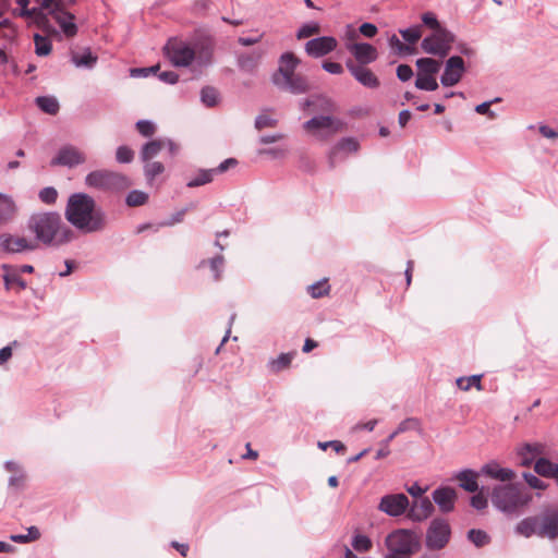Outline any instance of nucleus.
Instances as JSON below:
<instances>
[{
	"label": "nucleus",
	"mask_w": 558,
	"mask_h": 558,
	"mask_svg": "<svg viewBox=\"0 0 558 558\" xmlns=\"http://www.w3.org/2000/svg\"><path fill=\"white\" fill-rule=\"evenodd\" d=\"M65 219L83 233L101 232L108 227V216L86 193H73L65 206Z\"/></svg>",
	"instance_id": "f257e3e1"
},
{
	"label": "nucleus",
	"mask_w": 558,
	"mask_h": 558,
	"mask_svg": "<svg viewBox=\"0 0 558 558\" xmlns=\"http://www.w3.org/2000/svg\"><path fill=\"white\" fill-rule=\"evenodd\" d=\"M27 229L35 239L49 247H60L75 239V232L66 226L57 211L33 214L27 221Z\"/></svg>",
	"instance_id": "f03ea898"
},
{
	"label": "nucleus",
	"mask_w": 558,
	"mask_h": 558,
	"mask_svg": "<svg viewBox=\"0 0 558 558\" xmlns=\"http://www.w3.org/2000/svg\"><path fill=\"white\" fill-rule=\"evenodd\" d=\"M163 52L174 66H187L194 60L198 65L206 66L210 63L213 56V50L208 46L194 49L187 43L178 39H169L163 47Z\"/></svg>",
	"instance_id": "7ed1b4c3"
},
{
	"label": "nucleus",
	"mask_w": 558,
	"mask_h": 558,
	"mask_svg": "<svg viewBox=\"0 0 558 558\" xmlns=\"http://www.w3.org/2000/svg\"><path fill=\"white\" fill-rule=\"evenodd\" d=\"M490 500L493 506L507 514H512L529 505L532 495L521 484H504L494 487Z\"/></svg>",
	"instance_id": "20e7f679"
},
{
	"label": "nucleus",
	"mask_w": 558,
	"mask_h": 558,
	"mask_svg": "<svg viewBox=\"0 0 558 558\" xmlns=\"http://www.w3.org/2000/svg\"><path fill=\"white\" fill-rule=\"evenodd\" d=\"M85 184L102 191H120L128 189L131 182L124 174L101 169L89 172L85 177Z\"/></svg>",
	"instance_id": "39448f33"
},
{
	"label": "nucleus",
	"mask_w": 558,
	"mask_h": 558,
	"mask_svg": "<svg viewBox=\"0 0 558 558\" xmlns=\"http://www.w3.org/2000/svg\"><path fill=\"white\" fill-rule=\"evenodd\" d=\"M456 35L446 27H440L421 41L422 50L432 56L445 58L449 54Z\"/></svg>",
	"instance_id": "423d86ee"
},
{
	"label": "nucleus",
	"mask_w": 558,
	"mask_h": 558,
	"mask_svg": "<svg viewBox=\"0 0 558 558\" xmlns=\"http://www.w3.org/2000/svg\"><path fill=\"white\" fill-rule=\"evenodd\" d=\"M385 544L388 550L396 554H405L412 556L420 547V541L416 534L409 530H397L387 535Z\"/></svg>",
	"instance_id": "0eeeda50"
},
{
	"label": "nucleus",
	"mask_w": 558,
	"mask_h": 558,
	"mask_svg": "<svg viewBox=\"0 0 558 558\" xmlns=\"http://www.w3.org/2000/svg\"><path fill=\"white\" fill-rule=\"evenodd\" d=\"M450 538V526L445 519H434L426 532V547L433 550L444 548Z\"/></svg>",
	"instance_id": "6e6552de"
},
{
	"label": "nucleus",
	"mask_w": 558,
	"mask_h": 558,
	"mask_svg": "<svg viewBox=\"0 0 558 558\" xmlns=\"http://www.w3.org/2000/svg\"><path fill=\"white\" fill-rule=\"evenodd\" d=\"M303 128L313 133L324 131L325 134H322V137H328L342 131L344 123L340 119L331 116H316L304 122Z\"/></svg>",
	"instance_id": "1a4fd4ad"
},
{
	"label": "nucleus",
	"mask_w": 558,
	"mask_h": 558,
	"mask_svg": "<svg viewBox=\"0 0 558 558\" xmlns=\"http://www.w3.org/2000/svg\"><path fill=\"white\" fill-rule=\"evenodd\" d=\"M466 72L464 60L460 56H451L445 63L444 73L440 76V84L445 87L457 85Z\"/></svg>",
	"instance_id": "9d476101"
},
{
	"label": "nucleus",
	"mask_w": 558,
	"mask_h": 558,
	"mask_svg": "<svg viewBox=\"0 0 558 558\" xmlns=\"http://www.w3.org/2000/svg\"><path fill=\"white\" fill-rule=\"evenodd\" d=\"M49 14L53 16L66 37L71 38L77 34L75 15L63 8L61 0H57Z\"/></svg>",
	"instance_id": "9b49d317"
},
{
	"label": "nucleus",
	"mask_w": 558,
	"mask_h": 558,
	"mask_svg": "<svg viewBox=\"0 0 558 558\" xmlns=\"http://www.w3.org/2000/svg\"><path fill=\"white\" fill-rule=\"evenodd\" d=\"M408 507L409 498L402 493L385 495L378 505V509L390 517L403 514Z\"/></svg>",
	"instance_id": "f8f14e48"
},
{
	"label": "nucleus",
	"mask_w": 558,
	"mask_h": 558,
	"mask_svg": "<svg viewBox=\"0 0 558 558\" xmlns=\"http://www.w3.org/2000/svg\"><path fill=\"white\" fill-rule=\"evenodd\" d=\"M274 85L281 92H287L293 95H301L310 92L311 84L307 77L303 74L295 73L274 83Z\"/></svg>",
	"instance_id": "ddd939ff"
},
{
	"label": "nucleus",
	"mask_w": 558,
	"mask_h": 558,
	"mask_svg": "<svg viewBox=\"0 0 558 558\" xmlns=\"http://www.w3.org/2000/svg\"><path fill=\"white\" fill-rule=\"evenodd\" d=\"M537 515L539 537L556 539L558 537V509L546 508Z\"/></svg>",
	"instance_id": "4468645a"
},
{
	"label": "nucleus",
	"mask_w": 558,
	"mask_h": 558,
	"mask_svg": "<svg viewBox=\"0 0 558 558\" xmlns=\"http://www.w3.org/2000/svg\"><path fill=\"white\" fill-rule=\"evenodd\" d=\"M338 46V41L332 36H320L310 39L305 44V52L312 58H322L332 52Z\"/></svg>",
	"instance_id": "2eb2a0df"
},
{
	"label": "nucleus",
	"mask_w": 558,
	"mask_h": 558,
	"mask_svg": "<svg viewBox=\"0 0 558 558\" xmlns=\"http://www.w3.org/2000/svg\"><path fill=\"white\" fill-rule=\"evenodd\" d=\"M35 248L36 244L28 241L24 236H14L10 233L0 234V252L15 254L26 251H34Z\"/></svg>",
	"instance_id": "dca6fc26"
},
{
	"label": "nucleus",
	"mask_w": 558,
	"mask_h": 558,
	"mask_svg": "<svg viewBox=\"0 0 558 558\" xmlns=\"http://www.w3.org/2000/svg\"><path fill=\"white\" fill-rule=\"evenodd\" d=\"M345 66L352 76L367 88H377L379 86L378 77L367 68L355 64L352 60L345 62Z\"/></svg>",
	"instance_id": "f3484780"
},
{
	"label": "nucleus",
	"mask_w": 558,
	"mask_h": 558,
	"mask_svg": "<svg viewBox=\"0 0 558 558\" xmlns=\"http://www.w3.org/2000/svg\"><path fill=\"white\" fill-rule=\"evenodd\" d=\"M301 60L293 52H284L279 58V68L271 75V83H276L277 80L280 81L284 78V76H289L295 74L296 68L300 65Z\"/></svg>",
	"instance_id": "a211bd4d"
},
{
	"label": "nucleus",
	"mask_w": 558,
	"mask_h": 558,
	"mask_svg": "<svg viewBox=\"0 0 558 558\" xmlns=\"http://www.w3.org/2000/svg\"><path fill=\"white\" fill-rule=\"evenodd\" d=\"M85 161V157L73 146L62 147L57 156L51 159V166L75 167Z\"/></svg>",
	"instance_id": "6ab92c4d"
},
{
	"label": "nucleus",
	"mask_w": 558,
	"mask_h": 558,
	"mask_svg": "<svg viewBox=\"0 0 558 558\" xmlns=\"http://www.w3.org/2000/svg\"><path fill=\"white\" fill-rule=\"evenodd\" d=\"M265 54L266 49L262 47L255 48L250 52L240 53L236 58L238 66L243 72L253 73L262 62Z\"/></svg>",
	"instance_id": "aec40b11"
},
{
	"label": "nucleus",
	"mask_w": 558,
	"mask_h": 558,
	"mask_svg": "<svg viewBox=\"0 0 558 558\" xmlns=\"http://www.w3.org/2000/svg\"><path fill=\"white\" fill-rule=\"evenodd\" d=\"M433 500L441 512L448 513L454 509L457 493L452 487H439L433 492Z\"/></svg>",
	"instance_id": "412c9836"
},
{
	"label": "nucleus",
	"mask_w": 558,
	"mask_h": 558,
	"mask_svg": "<svg viewBox=\"0 0 558 558\" xmlns=\"http://www.w3.org/2000/svg\"><path fill=\"white\" fill-rule=\"evenodd\" d=\"M480 472L481 475L500 482L512 481L515 476V473L512 469L501 468L497 461H489L488 463L484 464Z\"/></svg>",
	"instance_id": "4be33fe9"
},
{
	"label": "nucleus",
	"mask_w": 558,
	"mask_h": 558,
	"mask_svg": "<svg viewBox=\"0 0 558 558\" xmlns=\"http://www.w3.org/2000/svg\"><path fill=\"white\" fill-rule=\"evenodd\" d=\"M349 50L359 62L357 65L362 66L374 62L378 57L376 48L368 43L353 44L349 47Z\"/></svg>",
	"instance_id": "5701e85b"
},
{
	"label": "nucleus",
	"mask_w": 558,
	"mask_h": 558,
	"mask_svg": "<svg viewBox=\"0 0 558 558\" xmlns=\"http://www.w3.org/2000/svg\"><path fill=\"white\" fill-rule=\"evenodd\" d=\"M478 476H481L480 471L463 469L456 473L453 478L459 482V486L465 492L476 493L480 490V485L477 482Z\"/></svg>",
	"instance_id": "b1692460"
},
{
	"label": "nucleus",
	"mask_w": 558,
	"mask_h": 558,
	"mask_svg": "<svg viewBox=\"0 0 558 558\" xmlns=\"http://www.w3.org/2000/svg\"><path fill=\"white\" fill-rule=\"evenodd\" d=\"M3 271L2 278L4 282V289L11 290L14 286L17 287L19 291L27 288L26 281L21 277V274L15 269V265L3 264L1 265Z\"/></svg>",
	"instance_id": "393cba45"
},
{
	"label": "nucleus",
	"mask_w": 558,
	"mask_h": 558,
	"mask_svg": "<svg viewBox=\"0 0 558 558\" xmlns=\"http://www.w3.org/2000/svg\"><path fill=\"white\" fill-rule=\"evenodd\" d=\"M433 502L427 497H423L413 502L409 510V517L413 521H423L427 519L433 513Z\"/></svg>",
	"instance_id": "a878e982"
},
{
	"label": "nucleus",
	"mask_w": 558,
	"mask_h": 558,
	"mask_svg": "<svg viewBox=\"0 0 558 558\" xmlns=\"http://www.w3.org/2000/svg\"><path fill=\"white\" fill-rule=\"evenodd\" d=\"M534 472L542 477L555 480L558 486V463L545 457H539L534 464Z\"/></svg>",
	"instance_id": "bb28decb"
},
{
	"label": "nucleus",
	"mask_w": 558,
	"mask_h": 558,
	"mask_svg": "<svg viewBox=\"0 0 558 558\" xmlns=\"http://www.w3.org/2000/svg\"><path fill=\"white\" fill-rule=\"evenodd\" d=\"M538 515L526 517L515 525V533L526 538L537 535L539 536Z\"/></svg>",
	"instance_id": "cd10ccee"
},
{
	"label": "nucleus",
	"mask_w": 558,
	"mask_h": 558,
	"mask_svg": "<svg viewBox=\"0 0 558 558\" xmlns=\"http://www.w3.org/2000/svg\"><path fill=\"white\" fill-rule=\"evenodd\" d=\"M163 148L165 143L162 138L151 140L142 146V149L140 151V159L143 162L150 161L155 157H157Z\"/></svg>",
	"instance_id": "c85d7f7f"
},
{
	"label": "nucleus",
	"mask_w": 558,
	"mask_h": 558,
	"mask_svg": "<svg viewBox=\"0 0 558 558\" xmlns=\"http://www.w3.org/2000/svg\"><path fill=\"white\" fill-rule=\"evenodd\" d=\"M415 64L417 68L416 75L436 76L441 68V62L439 60L428 57L417 59Z\"/></svg>",
	"instance_id": "c756f323"
},
{
	"label": "nucleus",
	"mask_w": 558,
	"mask_h": 558,
	"mask_svg": "<svg viewBox=\"0 0 558 558\" xmlns=\"http://www.w3.org/2000/svg\"><path fill=\"white\" fill-rule=\"evenodd\" d=\"M16 213V205L9 195L0 193V223L10 221Z\"/></svg>",
	"instance_id": "7c9ffc66"
},
{
	"label": "nucleus",
	"mask_w": 558,
	"mask_h": 558,
	"mask_svg": "<svg viewBox=\"0 0 558 558\" xmlns=\"http://www.w3.org/2000/svg\"><path fill=\"white\" fill-rule=\"evenodd\" d=\"M359 149V143L353 137L341 138L337 145L331 149L329 155L330 166L333 167V158L338 151L355 153Z\"/></svg>",
	"instance_id": "2f4dec72"
},
{
	"label": "nucleus",
	"mask_w": 558,
	"mask_h": 558,
	"mask_svg": "<svg viewBox=\"0 0 558 558\" xmlns=\"http://www.w3.org/2000/svg\"><path fill=\"white\" fill-rule=\"evenodd\" d=\"M35 104L43 112L50 116H56L60 110L59 101L53 96H38Z\"/></svg>",
	"instance_id": "473e14b6"
},
{
	"label": "nucleus",
	"mask_w": 558,
	"mask_h": 558,
	"mask_svg": "<svg viewBox=\"0 0 558 558\" xmlns=\"http://www.w3.org/2000/svg\"><path fill=\"white\" fill-rule=\"evenodd\" d=\"M294 355V352L281 353L278 357L271 359L267 366L271 373H280L281 371L290 367Z\"/></svg>",
	"instance_id": "72a5a7b5"
},
{
	"label": "nucleus",
	"mask_w": 558,
	"mask_h": 558,
	"mask_svg": "<svg viewBox=\"0 0 558 558\" xmlns=\"http://www.w3.org/2000/svg\"><path fill=\"white\" fill-rule=\"evenodd\" d=\"M97 60V56H95L90 49H85L81 54H74L72 57V61L77 68L93 69Z\"/></svg>",
	"instance_id": "f704fd0d"
},
{
	"label": "nucleus",
	"mask_w": 558,
	"mask_h": 558,
	"mask_svg": "<svg viewBox=\"0 0 558 558\" xmlns=\"http://www.w3.org/2000/svg\"><path fill=\"white\" fill-rule=\"evenodd\" d=\"M34 43H35V53L38 57H46L52 50L51 41L47 37L41 36L38 33H36L34 35Z\"/></svg>",
	"instance_id": "c9c22d12"
},
{
	"label": "nucleus",
	"mask_w": 558,
	"mask_h": 558,
	"mask_svg": "<svg viewBox=\"0 0 558 558\" xmlns=\"http://www.w3.org/2000/svg\"><path fill=\"white\" fill-rule=\"evenodd\" d=\"M214 177L215 175H214V172L211 171V169H201V170H198V172L195 175V178L190 180L186 183V185L189 187L202 186V185H205L207 183H210L214 180Z\"/></svg>",
	"instance_id": "e433bc0d"
},
{
	"label": "nucleus",
	"mask_w": 558,
	"mask_h": 558,
	"mask_svg": "<svg viewBox=\"0 0 558 558\" xmlns=\"http://www.w3.org/2000/svg\"><path fill=\"white\" fill-rule=\"evenodd\" d=\"M201 100L206 107H215L219 101V92L213 86H205L201 90Z\"/></svg>",
	"instance_id": "4c0bfd02"
},
{
	"label": "nucleus",
	"mask_w": 558,
	"mask_h": 558,
	"mask_svg": "<svg viewBox=\"0 0 558 558\" xmlns=\"http://www.w3.org/2000/svg\"><path fill=\"white\" fill-rule=\"evenodd\" d=\"M144 163V175L148 183H151L157 175L165 171V166L159 161L150 160Z\"/></svg>",
	"instance_id": "58836bf2"
},
{
	"label": "nucleus",
	"mask_w": 558,
	"mask_h": 558,
	"mask_svg": "<svg viewBox=\"0 0 558 558\" xmlns=\"http://www.w3.org/2000/svg\"><path fill=\"white\" fill-rule=\"evenodd\" d=\"M436 76L416 75L415 87L421 90L434 92L438 88Z\"/></svg>",
	"instance_id": "ea45409f"
},
{
	"label": "nucleus",
	"mask_w": 558,
	"mask_h": 558,
	"mask_svg": "<svg viewBox=\"0 0 558 558\" xmlns=\"http://www.w3.org/2000/svg\"><path fill=\"white\" fill-rule=\"evenodd\" d=\"M468 539L480 548L489 544L490 536L483 530L471 529L468 532Z\"/></svg>",
	"instance_id": "a19ab883"
},
{
	"label": "nucleus",
	"mask_w": 558,
	"mask_h": 558,
	"mask_svg": "<svg viewBox=\"0 0 558 558\" xmlns=\"http://www.w3.org/2000/svg\"><path fill=\"white\" fill-rule=\"evenodd\" d=\"M148 201V194L140 190H132L125 197V203L130 207H137L146 204Z\"/></svg>",
	"instance_id": "79ce46f5"
},
{
	"label": "nucleus",
	"mask_w": 558,
	"mask_h": 558,
	"mask_svg": "<svg viewBox=\"0 0 558 558\" xmlns=\"http://www.w3.org/2000/svg\"><path fill=\"white\" fill-rule=\"evenodd\" d=\"M482 375H472L470 377H460L456 380L459 389L468 391L471 387H475L477 390L482 389L481 383Z\"/></svg>",
	"instance_id": "37998d69"
},
{
	"label": "nucleus",
	"mask_w": 558,
	"mask_h": 558,
	"mask_svg": "<svg viewBox=\"0 0 558 558\" xmlns=\"http://www.w3.org/2000/svg\"><path fill=\"white\" fill-rule=\"evenodd\" d=\"M402 38L410 45H414L418 41L422 36V31L420 25H414L399 31Z\"/></svg>",
	"instance_id": "c03bdc74"
},
{
	"label": "nucleus",
	"mask_w": 558,
	"mask_h": 558,
	"mask_svg": "<svg viewBox=\"0 0 558 558\" xmlns=\"http://www.w3.org/2000/svg\"><path fill=\"white\" fill-rule=\"evenodd\" d=\"M352 547L360 553H366L372 548V541L368 536L363 534H356L352 538Z\"/></svg>",
	"instance_id": "a18cd8bd"
},
{
	"label": "nucleus",
	"mask_w": 558,
	"mask_h": 558,
	"mask_svg": "<svg viewBox=\"0 0 558 558\" xmlns=\"http://www.w3.org/2000/svg\"><path fill=\"white\" fill-rule=\"evenodd\" d=\"M320 32V26L316 22L303 24L296 32V38L303 39L316 35Z\"/></svg>",
	"instance_id": "49530a36"
},
{
	"label": "nucleus",
	"mask_w": 558,
	"mask_h": 558,
	"mask_svg": "<svg viewBox=\"0 0 558 558\" xmlns=\"http://www.w3.org/2000/svg\"><path fill=\"white\" fill-rule=\"evenodd\" d=\"M538 474H533L530 472L523 473V478L525 483L529 485L530 488L537 489V490H545L548 488V483L542 481L538 476Z\"/></svg>",
	"instance_id": "de8ad7c7"
},
{
	"label": "nucleus",
	"mask_w": 558,
	"mask_h": 558,
	"mask_svg": "<svg viewBox=\"0 0 558 558\" xmlns=\"http://www.w3.org/2000/svg\"><path fill=\"white\" fill-rule=\"evenodd\" d=\"M136 130L144 137H150L156 132V125L149 120H138L136 122Z\"/></svg>",
	"instance_id": "09e8293b"
},
{
	"label": "nucleus",
	"mask_w": 558,
	"mask_h": 558,
	"mask_svg": "<svg viewBox=\"0 0 558 558\" xmlns=\"http://www.w3.org/2000/svg\"><path fill=\"white\" fill-rule=\"evenodd\" d=\"M38 197L43 203L51 205L57 202L58 192L54 187L47 186L39 191Z\"/></svg>",
	"instance_id": "8fccbe9b"
},
{
	"label": "nucleus",
	"mask_w": 558,
	"mask_h": 558,
	"mask_svg": "<svg viewBox=\"0 0 558 558\" xmlns=\"http://www.w3.org/2000/svg\"><path fill=\"white\" fill-rule=\"evenodd\" d=\"M134 158V151L128 146H119L116 151V159L120 163H130Z\"/></svg>",
	"instance_id": "3c124183"
},
{
	"label": "nucleus",
	"mask_w": 558,
	"mask_h": 558,
	"mask_svg": "<svg viewBox=\"0 0 558 558\" xmlns=\"http://www.w3.org/2000/svg\"><path fill=\"white\" fill-rule=\"evenodd\" d=\"M389 44L400 54H412V53L415 52V49L413 47H411L410 45H405V44L401 43V40L396 35H392L390 37Z\"/></svg>",
	"instance_id": "603ef678"
},
{
	"label": "nucleus",
	"mask_w": 558,
	"mask_h": 558,
	"mask_svg": "<svg viewBox=\"0 0 558 558\" xmlns=\"http://www.w3.org/2000/svg\"><path fill=\"white\" fill-rule=\"evenodd\" d=\"M32 17L36 19L37 25L47 33L57 34L56 28H53L48 20V16L46 13L39 9V13L34 14Z\"/></svg>",
	"instance_id": "864d4df0"
},
{
	"label": "nucleus",
	"mask_w": 558,
	"mask_h": 558,
	"mask_svg": "<svg viewBox=\"0 0 558 558\" xmlns=\"http://www.w3.org/2000/svg\"><path fill=\"white\" fill-rule=\"evenodd\" d=\"M499 101H501V98H499V97H496V98H494L493 100H489V101H484V102H482V104H480V105H477L475 107V111L478 114H485V116H487L490 119H495L496 118V113L493 110H490V106L493 104H496V102H499Z\"/></svg>",
	"instance_id": "5fc2aeb1"
},
{
	"label": "nucleus",
	"mask_w": 558,
	"mask_h": 558,
	"mask_svg": "<svg viewBox=\"0 0 558 558\" xmlns=\"http://www.w3.org/2000/svg\"><path fill=\"white\" fill-rule=\"evenodd\" d=\"M211 271L214 272V278L216 281L220 280L221 271L225 263V258L222 255H217L208 260Z\"/></svg>",
	"instance_id": "6e6d98bb"
},
{
	"label": "nucleus",
	"mask_w": 558,
	"mask_h": 558,
	"mask_svg": "<svg viewBox=\"0 0 558 558\" xmlns=\"http://www.w3.org/2000/svg\"><path fill=\"white\" fill-rule=\"evenodd\" d=\"M420 427V421L415 417H408L399 423L398 427L396 428V432L398 434L405 433L410 429H416Z\"/></svg>",
	"instance_id": "4d7b16f0"
},
{
	"label": "nucleus",
	"mask_w": 558,
	"mask_h": 558,
	"mask_svg": "<svg viewBox=\"0 0 558 558\" xmlns=\"http://www.w3.org/2000/svg\"><path fill=\"white\" fill-rule=\"evenodd\" d=\"M422 22L425 26H427L428 28H430L432 31H436L440 27H442V25L439 23L437 16L435 13L433 12H425L422 14Z\"/></svg>",
	"instance_id": "13d9d810"
},
{
	"label": "nucleus",
	"mask_w": 558,
	"mask_h": 558,
	"mask_svg": "<svg viewBox=\"0 0 558 558\" xmlns=\"http://www.w3.org/2000/svg\"><path fill=\"white\" fill-rule=\"evenodd\" d=\"M470 504L474 509L481 511L487 508L488 500L483 492H476V494L471 497Z\"/></svg>",
	"instance_id": "bf43d9fd"
},
{
	"label": "nucleus",
	"mask_w": 558,
	"mask_h": 558,
	"mask_svg": "<svg viewBox=\"0 0 558 558\" xmlns=\"http://www.w3.org/2000/svg\"><path fill=\"white\" fill-rule=\"evenodd\" d=\"M278 121L267 114H259L255 119V128L262 130L264 128H275Z\"/></svg>",
	"instance_id": "052dcab7"
},
{
	"label": "nucleus",
	"mask_w": 558,
	"mask_h": 558,
	"mask_svg": "<svg viewBox=\"0 0 558 558\" xmlns=\"http://www.w3.org/2000/svg\"><path fill=\"white\" fill-rule=\"evenodd\" d=\"M524 452H530L534 458L543 457L546 453V446L542 442H526L524 444Z\"/></svg>",
	"instance_id": "680f3d73"
},
{
	"label": "nucleus",
	"mask_w": 558,
	"mask_h": 558,
	"mask_svg": "<svg viewBox=\"0 0 558 558\" xmlns=\"http://www.w3.org/2000/svg\"><path fill=\"white\" fill-rule=\"evenodd\" d=\"M159 69H160L159 64L148 66V68H135V69L131 70V75L147 77L150 74H155L157 71H159Z\"/></svg>",
	"instance_id": "e2e57ef3"
},
{
	"label": "nucleus",
	"mask_w": 558,
	"mask_h": 558,
	"mask_svg": "<svg viewBox=\"0 0 558 558\" xmlns=\"http://www.w3.org/2000/svg\"><path fill=\"white\" fill-rule=\"evenodd\" d=\"M412 76H413V70L410 65H408V64L398 65L397 77L401 82H407V81L411 80Z\"/></svg>",
	"instance_id": "0e129e2a"
},
{
	"label": "nucleus",
	"mask_w": 558,
	"mask_h": 558,
	"mask_svg": "<svg viewBox=\"0 0 558 558\" xmlns=\"http://www.w3.org/2000/svg\"><path fill=\"white\" fill-rule=\"evenodd\" d=\"M518 456L520 458V463L523 466H530L533 463L535 464L537 460L530 452H524V445L518 449Z\"/></svg>",
	"instance_id": "69168bd1"
},
{
	"label": "nucleus",
	"mask_w": 558,
	"mask_h": 558,
	"mask_svg": "<svg viewBox=\"0 0 558 558\" xmlns=\"http://www.w3.org/2000/svg\"><path fill=\"white\" fill-rule=\"evenodd\" d=\"M328 290H329V287L327 286L326 288H324L322 282L313 283L308 288L310 294L315 299L322 298V296L328 294Z\"/></svg>",
	"instance_id": "338daca9"
},
{
	"label": "nucleus",
	"mask_w": 558,
	"mask_h": 558,
	"mask_svg": "<svg viewBox=\"0 0 558 558\" xmlns=\"http://www.w3.org/2000/svg\"><path fill=\"white\" fill-rule=\"evenodd\" d=\"M359 31L363 36H365L367 38H373L374 36H376V34L378 32L376 25L373 23H368V22L361 24Z\"/></svg>",
	"instance_id": "774afa93"
}]
</instances>
